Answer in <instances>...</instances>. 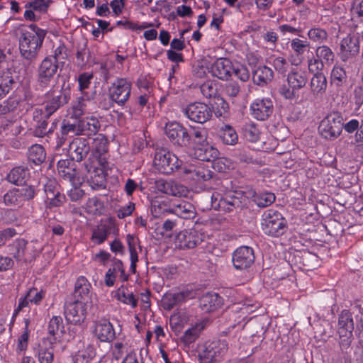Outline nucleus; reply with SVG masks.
Listing matches in <instances>:
<instances>
[{"label":"nucleus","instance_id":"obj_1","mask_svg":"<svg viewBox=\"0 0 363 363\" xmlns=\"http://www.w3.org/2000/svg\"><path fill=\"white\" fill-rule=\"evenodd\" d=\"M275 199L274 193L268 191L257 193L252 189H246L226 194L219 200L218 207L224 211L231 212L233 210L247 207L250 200H252L258 207L265 208L272 205Z\"/></svg>","mask_w":363,"mask_h":363},{"label":"nucleus","instance_id":"obj_2","mask_svg":"<svg viewBox=\"0 0 363 363\" xmlns=\"http://www.w3.org/2000/svg\"><path fill=\"white\" fill-rule=\"evenodd\" d=\"M28 28L21 30L19 50L22 57L30 65L36 60L47 30L40 28L35 24H30Z\"/></svg>","mask_w":363,"mask_h":363},{"label":"nucleus","instance_id":"obj_3","mask_svg":"<svg viewBox=\"0 0 363 363\" xmlns=\"http://www.w3.org/2000/svg\"><path fill=\"white\" fill-rule=\"evenodd\" d=\"M343 126L342 114L339 111H333L322 119L318 130L322 138L333 141L341 135Z\"/></svg>","mask_w":363,"mask_h":363},{"label":"nucleus","instance_id":"obj_4","mask_svg":"<svg viewBox=\"0 0 363 363\" xmlns=\"http://www.w3.org/2000/svg\"><path fill=\"white\" fill-rule=\"evenodd\" d=\"M165 134L175 148H187L189 147L190 132L177 122L167 123Z\"/></svg>","mask_w":363,"mask_h":363},{"label":"nucleus","instance_id":"obj_5","mask_svg":"<svg viewBox=\"0 0 363 363\" xmlns=\"http://www.w3.org/2000/svg\"><path fill=\"white\" fill-rule=\"evenodd\" d=\"M182 162L178 157L165 149L157 150L155 154L154 165L163 174H170L177 169Z\"/></svg>","mask_w":363,"mask_h":363},{"label":"nucleus","instance_id":"obj_6","mask_svg":"<svg viewBox=\"0 0 363 363\" xmlns=\"http://www.w3.org/2000/svg\"><path fill=\"white\" fill-rule=\"evenodd\" d=\"M228 351V344L225 340L213 341L205 345L200 352L201 363H216L220 362Z\"/></svg>","mask_w":363,"mask_h":363},{"label":"nucleus","instance_id":"obj_7","mask_svg":"<svg viewBox=\"0 0 363 363\" xmlns=\"http://www.w3.org/2000/svg\"><path fill=\"white\" fill-rule=\"evenodd\" d=\"M58 69L57 62L53 57H45L38 68L37 83L41 89H47Z\"/></svg>","mask_w":363,"mask_h":363},{"label":"nucleus","instance_id":"obj_8","mask_svg":"<svg viewBox=\"0 0 363 363\" xmlns=\"http://www.w3.org/2000/svg\"><path fill=\"white\" fill-rule=\"evenodd\" d=\"M65 83L62 86V89L58 95H55L54 90H50L45 94L46 100L44 102V113L47 118H50L61 107L67 104L69 99V91L64 89Z\"/></svg>","mask_w":363,"mask_h":363},{"label":"nucleus","instance_id":"obj_9","mask_svg":"<svg viewBox=\"0 0 363 363\" xmlns=\"http://www.w3.org/2000/svg\"><path fill=\"white\" fill-rule=\"evenodd\" d=\"M354 322L351 313L343 310L339 315L337 332L340 337V344L344 348H347L352 342Z\"/></svg>","mask_w":363,"mask_h":363},{"label":"nucleus","instance_id":"obj_10","mask_svg":"<svg viewBox=\"0 0 363 363\" xmlns=\"http://www.w3.org/2000/svg\"><path fill=\"white\" fill-rule=\"evenodd\" d=\"M213 111L212 107L201 102L191 103L184 110L185 115L188 118L201 124L211 118Z\"/></svg>","mask_w":363,"mask_h":363},{"label":"nucleus","instance_id":"obj_11","mask_svg":"<svg viewBox=\"0 0 363 363\" xmlns=\"http://www.w3.org/2000/svg\"><path fill=\"white\" fill-rule=\"evenodd\" d=\"M340 59L344 62H351L360 50L359 38L349 33L340 42Z\"/></svg>","mask_w":363,"mask_h":363},{"label":"nucleus","instance_id":"obj_12","mask_svg":"<svg viewBox=\"0 0 363 363\" xmlns=\"http://www.w3.org/2000/svg\"><path fill=\"white\" fill-rule=\"evenodd\" d=\"M92 305L75 300L65 306V315L67 321L77 324L84 321L87 311L91 308Z\"/></svg>","mask_w":363,"mask_h":363},{"label":"nucleus","instance_id":"obj_13","mask_svg":"<svg viewBox=\"0 0 363 363\" xmlns=\"http://www.w3.org/2000/svg\"><path fill=\"white\" fill-rule=\"evenodd\" d=\"M255 258L252 248L247 246H241L233 253L232 262L235 269L245 271L253 264Z\"/></svg>","mask_w":363,"mask_h":363},{"label":"nucleus","instance_id":"obj_14","mask_svg":"<svg viewBox=\"0 0 363 363\" xmlns=\"http://www.w3.org/2000/svg\"><path fill=\"white\" fill-rule=\"evenodd\" d=\"M131 91V83L125 79H118L109 89L111 100L118 105H124L128 100Z\"/></svg>","mask_w":363,"mask_h":363},{"label":"nucleus","instance_id":"obj_15","mask_svg":"<svg viewBox=\"0 0 363 363\" xmlns=\"http://www.w3.org/2000/svg\"><path fill=\"white\" fill-rule=\"evenodd\" d=\"M47 207L61 206L66 201L65 196L60 191V186L55 179H49L44 184Z\"/></svg>","mask_w":363,"mask_h":363},{"label":"nucleus","instance_id":"obj_16","mask_svg":"<svg viewBox=\"0 0 363 363\" xmlns=\"http://www.w3.org/2000/svg\"><path fill=\"white\" fill-rule=\"evenodd\" d=\"M89 152V143L84 138H77L69 143L68 153L72 161L82 162L87 157Z\"/></svg>","mask_w":363,"mask_h":363},{"label":"nucleus","instance_id":"obj_17","mask_svg":"<svg viewBox=\"0 0 363 363\" xmlns=\"http://www.w3.org/2000/svg\"><path fill=\"white\" fill-rule=\"evenodd\" d=\"M250 111L255 118L265 121L274 111L273 101L269 99H257L251 104Z\"/></svg>","mask_w":363,"mask_h":363},{"label":"nucleus","instance_id":"obj_18","mask_svg":"<svg viewBox=\"0 0 363 363\" xmlns=\"http://www.w3.org/2000/svg\"><path fill=\"white\" fill-rule=\"evenodd\" d=\"M86 174L83 176L87 179V182L93 189H104L106 178L102 168L93 167L87 163L84 164Z\"/></svg>","mask_w":363,"mask_h":363},{"label":"nucleus","instance_id":"obj_19","mask_svg":"<svg viewBox=\"0 0 363 363\" xmlns=\"http://www.w3.org/2000/svg\"><path fill=\"white\" fill-rule=\"evenodd\" d=\"M202 240L196 228H184L176 236V241L182 248H194Z\"/></svg>","mask_w":363,"mask_h":363},{"label":"nucleus","instance_id":"obj_20","mask_svg":"<svg viewBox=\"0 0 363 363\" xmlns=\"http://www.w3.org/2000/svg\"><path fill=\"white\" fill-rule=\"evenodd\" d=\"M74 124L78 135H86L89 138L96 135L101 128L99 121L94 116L80 119Z\"/></svg>","mask_w":363,"mask_h":363},{"label":"nucleus","instance_id":"obj_21","mask_svg":"<svg viewBox=\"0 0 363 363\" xmlns=\"http://www.w3.org/2000/svg\"><path fill=\"white\" fill-rule=\"evenodd\" d=\"M233 68V63L229 59L221 57L212 64L210 72L220 80H228L232 74Z\"/></svg>","mask_w":363,"mask_h":363},{"label":"nucleus","instance_id":"obj_22","mask_svg":"<svg viewBox=\"0 0 363 363\" xmlns=\"http://www.w3.org/2000/svg\"><path fill=\"white\" fill-rule=\"evenodd\" d=\"M33 121L35 122L34 128L32 130L35 137L43 138L50 134L51 128H48V120L50 118L46 117V114L40 108H35L33 111Z\"/></svg>","mask_w":363,"mask_h":363},{"label":"nucleus","instance_id":"obj_23","mask_svg":"<svg viewBox=\"0 0 363 363\" xmlns=\"http://www.w3.org/2000/svg\"><path fill=\"white\" fill-rule=\"evenodd\" d=\"M91 284L85 277H79L76 283L74 294L76 300L92 305V294L91 292Z\"/></svg>","mask_w":363,"mask_h":363},{"label":"nucleus","instance_id":"obj_24","mask_svg":"<svg viewBox=\"0 0 363 363\" xmlns=\"http://www.w3.org/2000/svg\"><path fill=\"white\" fill-rule=\"evenodd\" d=\"M118 277L122 281H126L128 276L125 273V269L123 263L120 260H116L110 267L105 274V284L107 286H113L114 285L116 279Z\"/></svg>","mask_w":363,"mask_h":363},{"label":"nucleus","instance_id":"obj_25","mask_svg":"<svg viewBox=\"0 0 363 363\" xmlns=\"http://www.w3.org/2000/svg\"><path fill=\"white\" fill-rule=\"evenodd\" d=\"M94 333L101 342H111L115 337L113 325L107 320H101L95 325Z\"/></svg>","mask_w":363,"mask_h":363},{"label":"nucleus","instance_id":"obj_26","mask_svg":"<svg viewBox=\"0 0 363 363\" xmlns=\"http://www.w3.org/2000/svg\"><path fill=\"white\" fill-rule=\"evenodd\" d=\"M48 331L49 336L45 340H52L56 344L60 342L64 332L63 320L60 316H53L48 323Z\"/></svg>","mask_w":363,"mask_h":363},{"label":"nucleus","instance_id":"obj_27","mask_svg":"<svg viewBox=\"0 0 363 363\" xmlns=\"http://www.w3.org/2000/svg\"><path fill=\"white\" fill-rule=\"evenodd\" d=\"M73 161L68 159L60 160L57 162V170L59 174L65 179H68L72 184L75 183V179H79V172L73 166Z\"/></svg>","mask_w":363,"mask_h":363},{"label":"nucleus","instance_id":"obj_28","mask_svg":"<svg viewBox=\"0 0 363 363\" xmlns=\"http://www.w3.org/2000/svg\"><path fill=\"white\" fill-rule=\"evenodd\" d=\"M191 292L183 291L177 293H166L162 299V306L166 310H171L177 304L191 298Z\"/></svg>","mask_w":363,"mask_h":363},{"label":"nucleus","instance_id":"obj_29","mask_svg":"<svg viewBox=\"0 0 363 363\" xmlns=\"http://www.w3.org/2000/svg\"><path fill=\"white\" fill-rule=\"evenodd\" d=\"M169 212L174 213L184 219H188L194 216V207L185 201L172 200L170 203Z\"/></svg>","mask_w":363,"mask_h":363},{"label":"nucleus","instance_id":"obj_30","mask_svg":"<svg viewBox=\"0 0 363 363\" xmlns=\"http://www.w3.org/2000/svg\"><path fill=\"white\" fill-rule=\"evenodd\" d=\"M287 82L294 90L301 89L308 82L307 73L305 71L292 69L287 75Z\"/></svg>","mask_w":363,"mask_h":363},{"label":"nucleus","instance_id":"obj_31","mask_svg":"<svg viewBox=\"0 0 363 363\" xmlns=\"http://www.w3.org/2000/svg\"><path fill=\"white\" fill-rule=\"evenodd\" d=\"M78 135V133L74 123H70L67 120H63L60 133L57 134L56 139V149H59L65 143L69 137Z\"/></svg>","mask_w":363,"mask_h":363},{"label":"nucleus","instance_id":"obj_32","mask_svg":"<svg viewBox=\"0 0 363 363\" xmlns=\"http://www.w3.org/2000/svg\"><path fill=\"white\" fill-rule=\"evenodd\" d=\"M222 304V298L216 293H206L199 299L201 308L206 312H211L218 308Z\"/></svg>","mask_w":363,"mask_h":363},{"label":"nucleus","instance_id":"obj_33","mask_svg":"<svg viewBox=\"0 0 363 363\" xmlns=\"http://www.w3.org/2000/svg\"><path fill=\"white\" fill-rule=\"evenodd\" d=\"M327 78L323 73L313 74L311 79V91L315 97H322L327 89Z\"/></svg>","mask_w":363,"mask_h":363},{"label":"nucleus","instance_id":"obj_34","mask_svg":"<svg viewBox=\"0 0 363 363\" xmlns=\"http://www.w3.org/2000/svg\"><path fill=\"white\" fill-rule=\"evenodd\" d=\"M252 74L254 83L262 86L267 85L274 77L272 69L265 65L258 67Z\"/></svg>","mask_w":363,"mask_h":363},{"label":"nucleus","instance_id":"obj_35","mask_svg":"<svg viewBox=\"0 0 363 363\" xmlns=\"http://www.w3.org/2000/svg\"><path fill=\"white\" fill-rule=\"evenodd\" d=\"M55 345L52 340H43L38 349V356L40 363H52Z\"/></svg>","mask_w":363,"mask_h":363},{"label":"nucleus","instance_id":"obj_36","mask_svg":"<svg viewBox=\"0 0 363 363\" xmlns=\"http://www.w3.org/2000/svg\"><path fill=\"white\" fill-rule=\"evenodd\" d=\"M207 322H208L207 320L203 319V320L196 323L190 328L187 329L184 332L183 336L182 337V341L186 345H189V344L194 342L198 338L200 333L206 326Z\"/></svg>","mask_w":363,"mask_h":363},{"label":"nucleus","instance_id":"obj_37","mask_svg":"<svg viewBox=\"0 0 363 363\" xmlns=\"http://www.w3.org/2000/svg\"><path fill=\"white\" fill-rule=\"evenodd\" d=\"M29 177V170L26 167H16L13 168L7 175V180L13 184H24Z\"/></svg>","mask_w":363,"mask_h":363},{"label":"nucleus","instance_id":"obj_38","mask_svg":"<svg viewBox=\"0 0 363 363\" xmlns=\"http://www.w3.org/2000/svg\"><path fill=\"white\" fill-rule=\"evenodd\" d=\"M343 129L349 134L355 133V140L357 143H363V120L361 123L357 119H351L348 122L343 120Z\"/></svg>","mask_w":363,"mask_h":363},{"label":"nucleus","instance_id":"obj_39","mask_svg":"<svg viewBox=\"0 0 363 363\" xmlns=\"http://www.w3.org/2000/svg\"><path fill=\"white\" fill-rule=\"evenodd\" d=\"M190 143L189 147L187 148H192L194 152H196L197 148H201L208 144L207 141V135L203 130H192L190 131Z\"/></svg>","mask_w":363,"mask_h":363},{"label":"nucleus","instance_id":"obj_40","mask_svg":"<svg viewBox=\"0 0 363 363\" xmlns=\"http://www.w3.org/2000/svg\"><path fill=\"white\" fill-rule=\"evenodd\" d=\"M195 157L201 161L213 162L218 157V151L209 143L206 146L197 148L194 152Z\"/></svg>","mask_w":363,"mask_h":363},{"label":"nucleus","instance_id":"obj_41","mask_svg":"<svg viewBox=\"0 0 363 363\" xmlns=\"http://www.w3.org/2000/svg\"><path fill=\"white\" fill-rule=\"evenodd\" d=\"M263 220L266 227H285L286 225L284 218L277 211H267L263 216Z\"/></svg>","mask_w":363,"mask_h":363},{"label":"nucleus","instance_id":"obj_42","mask_svg":"<svg viewBox=\"0 0 363 363\" xmlns=\"http://www.w3.org/2000/svg\"><path fill=\"white\" fill-rule=\"evenodd\" d=\"M46 158V153L44 147L41 145H33L28 152V160L29 162L35 165L41 164Z\"/></svg>","mask_w":363,"mask_h":363},{"label":"nucleus","instance_id":"obj_43","mask_svg":"<svg viewBox=\"0 0 363 363\" xmlns=\"http://www.w3.org/2000/svg\"><path fill=\"white\" fill-rule=\"evenodd\" d=\"M116 298L124 304L130 305L132 308H135L138 304V299L135 298L133 292L122 285L116 291Z\"/></svg>","mask_w":363,"mask_h":363},{"label":"nucleus","instance_id":"obj_44","mask_svg":"<svg viewBox=\"0 0 363 363\" xmlns=\"http://www.w3.org/2000/svg\"><path fill=\"white\" fill-rule=\"evenodd\" d=\"M96 355L94 345L89 342L83 343V347L80 349L76 355L77 361L82 359V363H89Z\"/></svg>","mask_w":363,"mask_h":363},{"label":"nucleus","instance_id":"obj_45","mask_svg":"<svg viewBox=\"0 0 363 363\" xmlns=\"http://www.w3.org/2000/svg\"><path fill=\"white\" fill-rule=\"evenodd\" d=\"M127 242L128 245L130 252V269L132 271L133 273H135L136 270V263L138 261V252L136 251L138 238L133 235L128 234L127 235Z\"/></svg>","mask_w":363,"mask_h":363},{"label":"nucleus","instance_id":"obj_46","mask_svg":"<svg viewBox=\"0 0 363 363\" xmlns=\"http://www.w3.org/2000/svg\"><path fill=\"white\" fill-rule=\"evenodd\" d=\"M315 52V56L320 58L326 65H331L335 60V53L327 45L318 46Z\"/></svg>","mask_w":363,"mask_h":363},{"label":"nucleus","instance_id":"obj_47","mask_svg":"<svg viewBox=\"0 0 363 363\" xmlns=\"http://www.w3.org/2000/svg\"><path fill=\"white\" fill-rule=\"evenodd\" d=\"M182 187V186H179ZM157 188L159 191L169 195L174 196H180L182 194L179 190V186L172 182H167L164 180L157 182Z\"/></svg>","mask_w":363,"mask_h":363},{"label":"nucleus","instance_id":"obj_48","mask_svg":"<svg viewBox=\"0 0 363 363\" xmlns=\"http://www.w3.org/2000/svg\"><path fill=\"white\" fill-rule=\"evenodd\" d=\"M242 133L245 138L251 143H256L259 140L260 132L253 123H246L243 125Z\"/></svg>","mask_w":363,"mask_h":363},{"label":"nucleus","instance_id":"obj_49","mask_svg":"<svg viewBox=\"0 0 363 363\" xmlns=\"http://www.w3.org/2000/svg\"><path fill=\"white\" fill-rule=\"evenodd\" d=\"M220 138L223 143L230 145H235L238 140L235 130L230 125H225L221 130Z\"/></svg>","mask_w":363,"mask_h":363},{"label":"nucleus","instance_id":"obj_50","mask_svg":"<svg viewBox=\"0 0 363 363\" xmlns=\"http://www.w3.org/2000/svg\"><path fill=\"white\" fill-rule=\"evenodd\" d=\"M331 79L337 86H341L347 81V75L345 69L340 65L333 67L331 72Z\"/></svg>","mask_w":363,"mask_h":363},{"label":"nucleus","instance_id":"obj_51","mask_svg":"<svg viewBox=\"0 0 363 363\" xmlns=\"http://www.w3.org/2000/svg\"><path fill=\"white\" fill-rule=\"evenodd\" d=\"M89 99H84L83 96L78 97L77 101L74 102L72 109V117L79 118L86 111L87 104L89 103Z\"/></svg>","mask_w":363,"mask_h":363},{"label":"nucleus","instance_id":"obj_52","mask_svg":"<svg viewBox=\"0 0 363 363\" xmlns=\"http://www.w3.org/2000/svg\"><path fill=\"white\" fill-rule=\"evenodd\" d=\"M308 37L312 42L321 44L327 40L328 35L325 29L315 27L308 30Z\"/></svg>","mask_w":363,"mask_h":363},{"label":"nucleus","instance_id":"obj_53","mask_svg":"<svg viewBox=\"0 0 363 363\" xmlns=\"http://www.w3.org/2000/svg\"><path fill=\"white\" fill-rule=\"evenodd\" d=\"M27 242L23 239L16 240L11 245V254L18 261L23 259Z\"/></svg>","mask_w":363,"mask_h":363},{"label":"nucleus","instance_id":"obj_54","mask_svg":"<svg viewBox=\"0 0 363 363\" xmlns=\"http://www.w3.org/2000/svg\"><path fill=\"white\" fill-rule=\"evenodd\" d=\"M169 209L170 206H168L166 200L155 198L151 202V212L155 216H157L164 212H169Z\"/></svg>","mask_w":363,"mask_h":363},{"label":"nucleus","instance_id":"obj_55","mask_svg":"<svg viewBox=\"0 0 363 363\" xmlns=\"http://www.w3.org/2000/svg\"><path fill=\"white\" fill-rule=\"evenodd\" d=\"M86 209L91 214H100L104 209V203L96 196L89 198L86 203Z\"/></svg>","mask_w":363,"mask_h":363},{"label":"nucleus","instance_id":"obj_56","mask_svg":"<svg viewBox=\"0 0 363 363\" xmlns=\"http://www.w3.org/2000/svg\"><path fill=\"white\" fill-rule=\"evenodd\" d=\"M3 202L6 206H18L22 202L17 188H13L6 193L3 196Z\"/></svg>","mask_w":363,"mask_h":363},{"label":"nucleus","instance_id":"obj_57","mask_svg":"<svg viewBox=\"0 0 363 363\" xmlns=\"http://www.w3.org/2000/svg\"><path fill=\"white\" fill-rule=\"evenodd\" d=\"M325 65V64L316 56H313L308 60V71L313 74L323 73L322 71L324 69Z\"/></svg>","mask_w":363,"mask_h":363},{"label":"nucleus","instance_id":"obj_58","mask_svg":"<svg viewBox=\"0 0 363 363\" xmlns=\"http://www.w3.org/2000/svg\"><path fill=\"white\" fill-rule=\"evenodd\" d=\"M52 2L51 0H33L26 4V8H31L34 11L46 13Z\"/></svg>","mask_w":363,"mask_h":363},{"label":"nucleus","instance_id":"obj_59","mask_svg":"<svg viewBox=\"0 0 363 363\" xmlns=\"http://www.w3.org/2000/svg\"><path fill=\"white\" fill-rule=\"evenodd\" d=\"M189 172L193 174V177L199 181H208L213 177V172L205 167L195 168L190 170Z\"/></svg>","mask_w":363,"mask_h":363},{"label":"nucleus","instance_id":"obj_60","mask_svg":"<svg viewBox=\"0 0 363 363\" xmlns=\"http://www.w3.org/2000/svg\"><path fill=\"white\" fill-rule=\"evenodd\" d=\"M309 46L310 43L308 41L302 40L298 38H294L291 42V47L297 56L302 55Z\"/></svg>","mask_w":363,"mask_h":363},{"label":"nucleus","instance_id":"obj_61","mask_svg":"<svg viewBox=\"0 0 363 363\" xmlns=\"http://www.w3.org/2000/svg\"><path fill=\"white\" fill-rule=\"evenodd\" d=\"M19 104L18 99L10 97L7 100L4 101L1 105H0V112L2 114H6L9 112L15 111Z\"/></svg>","mask_w":363,"mask_h":363},{"label":"nucleus","instance_id":"obj_62","mask_svg":"<svg viewBox=\"0 0 363 363\" xmlns=\"http://www.w3.org/2000/svg\"><path fill=\"white\" fill-rule=\"evenodd\" d=\"M0 220L4 225L15 224L18 220V213L12 209H6L1 213Z\"/></svg>","mask_w":363,"mask_h":363},{"label":"nucleus","instance_id":"obj_63","mask_svg":"<svg viewBox=\"0 0 363 363\" xmlns=\"http://www.w3.org/2000/svg\"><path fill=\"white\" fill-rule=\"evenodd\" d=\"M21 202L33 199L35 195V191L33 186H22L17 188Z\"/></svg>","mask_w":363,"mask_h":363},{"label":"nucleus","instance_id":"obj_64","mask_svg":"<svg viewBox=\"0 0 363 363\" xmlns=\"http://www.w3.org/2000/svg\"><path fill=\"white\" fill-rule=\"evenodd\" d=\"M26 295L30 303L37 305L45 297V292L43 290H38L36 288H31L27 291Z\"/></svg>","mask_w":363,"mask_h":363}]
</instances>
